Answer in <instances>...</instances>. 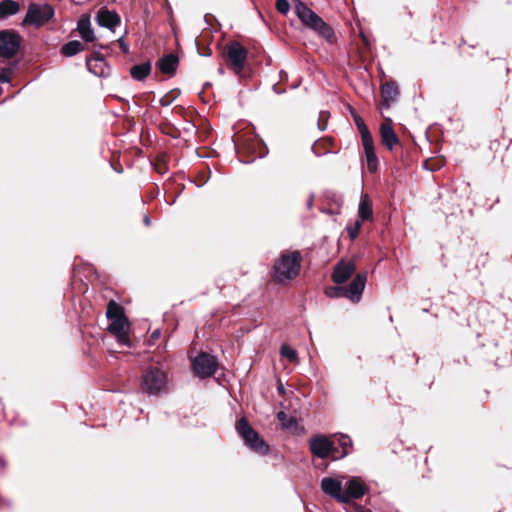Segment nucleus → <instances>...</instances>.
I'll use <instances>...</instances> for the list:
<instances>
[{"instance_id":"f257e3e1","label":"nucleus","mask_w":512,"mask_h":512,"mask_svg":"<svg viewBox=\"0 0 512 512\" xmlns=\"http://www.w3.org/2000/svg\"><path fill=\"white\" fill-rule=\"evenodd\" d=\"M302 255L298 250H285L272 264L269 275L276 285L286 286L295 280L301 271Z\"/></svg>"},{"instance_id":"f03ea898","label":"nucleus","mask_w":512,"mask_h":512,"mask_svg":"<svg viewBox=\"0 0 512 512\" xmlns=\"http://www.w3.org/2000/svg\"><path fill=\"white\" fill-rule=\"evenodd\" d=\"M367 281L366 272L357 273L348 286H328L325 295L329 298H347L353 303L360 301Z\"/></svg>"},{"instance_id":"7ed1b4c3","label":"nucleus","mask_w":512,"mask_h":512,"mask_svg":"<svg viewBox=\"0 0 512 512\" xmlns=\"http://www.w3.org/2000/svg\"><path fill=\"white\" fill-rule=\"evenodd\" d=\"M223 58L227 67L240 74L245 66L248 50L238 41H229L223 48Z\"/></svg>"},{"instance_id":"20e7f679","label":"nucleus","mask_w":512,"mask_h":512,"mask_svg":"<svg viewBox=\"0 0 512 512\" xmlns=\"http://www.w3.org/2000/svg\"><path fill=\"white\" fill-rule=\"evenodd\" d=\"M236 430L250 449L262 455L268 453V444L260 437L258 432L253 429L246 418L242 417L237 421Z\"/></svg>"},{"instance_id":"39448f33","label":"nucleus","mask_w":512,"mask_h":512,"mask_svg":"<svg viewBox=\"0 0 512 512\" xmlns=\"http://www.w3.org/2000/svg\"><path fill=\"white\" fill-rule=\"evenodd\" d=\"M54 16V9L49 4L31 3L21 23L23 27L33 26L36 28L44 26Z\"/></svg>"},{"instance_id":"423d86ee","label":"nucleus","mask_w":512,"mask_h":512,"mask_svg":"<svg viewBox=\"0 0 512 512\" xmlns=\"http://www.w3.org/2000/svg\"><path fill=\"white\" fill-rule=\"evenodd\" d=\"M141 379L142 391L152 395L159 394L167 383L166 373L162 369L154 366L145 369Z\"/></svg>"},{"instance_id":"0eeeda50","label":"nucleus","mask_w":512,"mask_h":512,"mask_svg":"<svg viewBox=\"0 0 512 512\" xmlns=\"http://www.w3.org/2000/svg\"><path fill=\"white\" fill-rule=\"evenodd\" d=\"M22 37L13 29L0 31V58L11 59L20 49Z\"/></svg>"},{"instance_id":"6e6552de","label":"nucleus","mask_w":512,"mask_h":512,"mask_svg":"<svg viewBox=\"0 0 512 512\" xmlns=\"http://www.w3.org/2000/svg\"><path fill=\"white\" fill-rule=\"evenodd\" d=\"M309 449L313 456L320 459L332 457V460H334V455L338 453V447L335 442L322 434H317L310 438Z\"/></svg>"},{"instance_id":"1a4fd4ad","label":"nucleus","mask_w":512,"mask_h":512,"mask_svg":"<svg viewBox=\"0 0 512 512\" xmlns=\"http://www.w3.org/2000/svg\"><path fill=\"white\" fill-rule=\"evenodd\" d=\"M217 367V358L206 352H201L192 360L193 372L200 378L212 376L216 372Z\"/></svg>"},{"instance_id":"9d476101","label":"nucleus","mask_w":512,"mask_h":512,"mask_svg":"<svg viewBox=\"0 0 512 512\" xmlns=\"http://www.w3.org/2000/svg\"><path fill=\"white\" fill-rule=\"evenodd\" d=\"M379 135L382 145L390 152H393L395 147L401 146L400 139L393 129L390 118H385L380 124Z\"/></svg>"},{"instance_id":"9b49d317","label":"nucleus","mask_w":512,"mask_h":512,"mask_svg":"<svg viewBox=\"0 0 512 512\" xmlns=\"http://www.w3.org/2000/svg\"><path fill=\"white\" fill-rule=\"evenodd\" d=\"M355 271L356 265L353 260H341L335 265L333 273L331 275V279L335 284L342 285L350 279V277L355 273Z\"/></svg>"},{"instance_id":"f8f14e48","label":"nucleus","mask_w":512,"mask_h":512,"mask_svg":"<svg viewBox=\"0 0 512 512\" xmlns=\"http://www.w3.org/2000/svg\"><path fill=\"white\" fill-rule=\"evenodd\" d=\"M128 329H129V321L126 316L119 318V319L111 320V323L109 324V326L107 328V330L111 334L115 335V337L117 338V341L120 344H123L126 346H131L130 339H129L128 332H127Z\"/></svg>"},{"instance_id":"ddd939ff","label":"nucleus","mask_w":512,"mask_h":512,"mask_svg":"<svg viewBox=\"0 0 512 512\" xmlns=\"http://www.w3.org/2000/svg\"><path fill=\"white\" fill-rule=\"evenodd\" d=\"M400 95L399 87L393 80L386 81L381 85V109H390Z\"/></svg>"},{"instance_id":"4468645a","label":"nucleus","mask_w":512,"mask_h":512,"mask_svg":"<svg viewBox=\"0 0 512 512\" xmlns=\"http://www.w3.org/2000/svg\"><path fill=\"white\" fill-rule=\"evenodd\" d=\"M322 491L341 503H347V497L342 491L341 482L331 477H325L321 481Z\"/></svg>"},{"instance_id":"2eb2a0df","label":"nucleus","mask_w":512,"mask_h":512,"mask_svg":"<svg viewBox=\"0 0 512 512\" xmlns=\"http://www.w3.org/2000/svg\"><path fill=\"white\" fill-rule=\"evenodd\" d=\"M96 22L99 26L114 30L121 23V18L116 11H111L107 7H101L96 14Z\"/></svg>"},{"instance_id":"dca6fc26","label":"nucleus","mask_w":512,"mask_h":512,"mask_svg":"<svg viewBox=\"0 0 512 512\" xmlns=\"http://www.w3.org/2000/svg\"><path fill=\"white\" fill-rule=\"evenodd\" d=\"M295 13L301 22L309 29H312L315 25L319 24V19L321 18L301 1H297L295 5Z\"/></svg>"},{"instance_id":"f3484780","label":"nucleus","mask_w":512,"mask_h":512,"mask_svg":"<svg viewBox=\"0 0 512 512\" xmlns=\"http://www.w3.org/2000/svg\"><path fill=\"white\" fill-rule=\"evenodd\" d=\"M179 65V58L174 53L165 54L156 62V67L161 73L172 77L175 75Z\"/></svg>"},{"instance_id":"a211bd4d","label":"nucleus","mask_w":512,"mask_h":512,"mask_svg":"<svg viewBox=\"0 0 512 512\" xmlns=\"http://www.w3.org/2000/svg\"><path fill=\"white\" fill-rule=\"evenodd\" d=\"M235 147L238 151H246L252 157H262L264 153L262 152V146L257 139H242L240 137L235 141Z\"/></svg>"},{"instance_id":"6ab92c4d","label":"nucleus","mask_w":512,"mask_h":512,"mask_svg":"<svg viewBox=\"0 0 512 512\" xmlns=\"http://www.w3.org/2000/svg\"><path fill=\"white\" fill-rule=\"evenodd\" d=\"M366 485L357 477H353L347 482L346 491L344 496L347 497V503L351 499H359L367 492Z\"/></svg>"},{"instance_id":"aec40b11","label":"nucleus","mask_w":512,"mask_h":512,"mask_svg":"<svg viewBox=\"0 0 512 512\" xmlns=\"http://www.w3.org/2000/svg\"><path fill=\"white\" fill-rule=\"evenodd\" d=\"M77 30L85 42H94L96 40L93 29L91 28L90 16L83 14L77 23Z\"/></svg>"},{"instance_id":"412c9836","label":"nucleus","mask_w":512,"mask_h":512,"mask_svg":"<svg viewBox=\"0 0 512 512\" xmlns=\"http://www.w3.org/2000/svg\"><path fill=\"white\" fill-rule=\"evenodd\" d=\"M311 30H313L319 37L326 40L329 44H334L337 41L334 29L322 18L319 19V24L315 25Z\"/></svg>"},{"instance_id":"4be33fe9","label":"nucleus","mask_w":512,"mask_h":512,"mask_svg":"<svg viewBox=\"0 0 512 512\" xmlns=\"http://www.w3.org/2000/svg\"><path fill=\"white\" fill-rule=\"evenodd\" d=\"M358 217V220H361V222L373 220L372 201L367 194L361 196Z\"/></svg>"},{"instance_id":"5701e85b","label":"nucleus","mask_w":512,"mask_h":512,"mask_svg":"<svg viewBox=\"0 0 512 512\" xmlns=\"http://www.w3.org/2000/svg\"><path fill=\"white\" fill-rule=\"evenodd\" d=\"M20 10L21 5L19 2L14 0H2L0 1V20L16 15Z\"/></svg>"},{"instance_id":"b1692460","label":"nucleus","mask_w":512,"mask_h":512,"mask_svg":"<svg viewBox=\"0 0 512 512\" xmlns=\"http://www.w3.org/2000/svg\"><path fill=\"white\" fill-rule=\"evenodd\" d=\"M152 66L150 61L134 65L130 68V75L136 81L145 80L151 73Z\"/></svg>"},{"instance_id":"393cba45","label":"nucleus","mask_w":512,"mask_h":512,"mask_svg":"<svg viewBox=\"0 0 512 512\" xmlns=\"http://www.w3.org/2000/svg\"><path fill=\"white\" fill-rule=\"evenodd\" d=\"M338 444V453L334 455V460L343 458L350 453V448H352L353 442L348 435L340 434L337 439Z\"/></svg>"},{"instance_id":"a878e982","label":"nucleus","mask_w":512,"mask_h":512,"mask_svg":"<svg viewBox=\"0 0 512 512\" xmlns=\"http://www.w3.org/2000/svg\"><path fill=\"white\" fill-rule=\"evenodd\" d=\"M84 50H85L84 44H82L78 40H72V41L65 43L61 47L60 53L65 57H72Z\"/></svg>"},{"instance_id":"bb28decb","label":"nucleus","mask_w":512,"mask_h":512,"mask_svg":"<svg viewBox=\"0 0 512 512\" xmlns=\"http://www.w3.org/2000/svg\"><path fill=\"white\" fill-rule=\"evenodd\" d=\"M86 67L89 72L98 77H104L108 69L106 62L93 61L92 58H86Z\"/></svg>"},{"instance_id":"cd10ccee","label":"nucleus","mask_w":512,"mask_h":512,"mask_svg":"<svg viewBox=\"0 0 512 512\" xmlns=\"http://www.w3.org/2000/svg\"><path fill=\"white\" fill-rule=\"evenodd\" d=\"M106 316L109 320L122 318L125 316L124 308L116 301L111 300L107 304Z\"/></svg>"},{"instance_id":"c85d7f7f","label":"nucleus","mask_w":512,"mask_h":512,"mask_svg":"<svg viewBox=\"0 0 512 512\" xmlns=\"http://www.w3.org/2000/svg\"><path fill=\"white\" fill-rule=\"evenodd\" d=\"M332 146L333 140L331 138H324L314 143L312 150L317 156H321L328 153Z\"/></svg>"},{"instance_id":"c756f323","label":"nucleus","mask_w":512,"mask_h":512,"mask_svg":"<svg viewBox=\"0 0 512 512\" xmlns=\"http://www.w3.org/2000/svg\"><path fill=\"white\" fill-rule=\"evenodd\" d=\"M367 169L370 173H375L378 170V158L375 149L364 151Z\"/></svg>"},{"instance_id":"7c9ffc66","label":"nucleus","mask_w":512,"mask_h":512,"mask_svg":"<svg viewBox=\"0 0 512 512\" xmlns=\"http://www.w3.org/2000/svg\"><path fill=\"white\" fill-rule=\"evenodd\" d=\"M280 354L282 357L287 358L289 362L293 364H297L299 362L297 351L287 344H283L281 346Z\"/></svg>"},{"instance_id":"2f4dec72","label":"nucleus","mask_w":512,"mask_h":512,"mask_svg":"<svg viewBox=\"0 0 512 512\" xmlns=\"http://www.w3.org/2000/svg\"><path fill=\"white\" fill-rule=\"evenodd\" d=\"M167 159L168 155L166 153L157 155L154 162V169L157 173L164 174L168 171Z\"/></svg>"},{"instance_id":"473e14b6","label":"nucleus","mask_w":512,"mask_h":512,"mask_svg":"<svg viewBox=\"0 0 512 512\" xmlns=\"http://www.w3.org/2000/svg\"><path fill=\"white\" fill-rule=\"evenodd\" d=\"M277 419L281 423L282 427L286 429H291L293 426L297 424L296 418L288 416L284 411L278 412Z\"/></svg>"},{"instance_id":"72a5a7b5","label":"nucleus","mask_w":512,"mask_h":512,"mask_svg":"<svg viewBox=\"0 0 512 512\" xmlns=\"http://www.w3.org/2000/svg\"><path fill=\"white\" fill-rule=\"evenodd\" d=\"M364 151L375 149L373 136L370 130L359 133Z\"/></svg>"},{"instance_id":"f704fd0d","label":"nucleus","mask_w":512,"mask_h":512,"mask_svg":"<svg viewBox=\"0 0 512 512\" xmlns=\"http://www.w3.org/2000/svg\"><path fill=\"white\" fill-rule=\"evenodd\" d=\"M361 227H362L361 220H356L353 224L348 225L346 227V230H347L350 240L354 241L358 237Z\"/></svg>"},{"instance_id":"c9c22d12","label":"nucleus","mask_w":512,"mask_h":512,"mask_svg":"<svg viewBox=\"0 0 512 512\" xmlns=\"http://www.w3.org/2000/svg\"><path fill=\"white\" fill-rule=\"evenodd\" d=\"M444 165V160L441 158H431L424 162V168L430 171H437Z\"/></svg>"},{"instance_id":"e433bc0d","label":"nucleus","mask_w":512,"mask_h":512,"mask_svg":"<svg viewBox=\"0 0 512 512\" xmlns=\"http://www.w3.org/2000/svg\"><path fill=\"white\" fill-rule=\"evenodd\" d=\"M161 129H162L163 133H165L175 139L179 138L181 135L180 130L169 122L163 123L161 125Z\"/></svg>"},{"instance_id":"4c0bfd02","label":"nucleus","mask_w":512,"mask_h":512,"mask_svg":"<svg viewBox=\"0 0 512 512\" xmlns=\"http://www.w3.org/2000/svg\"><path fill=\"white\" fill-rule=\"evenodd\" d=\"M179 93V90L169 91L159 100L160 105L163 107L169 106L177 98Z\"/></svg>"},{"instance_id":"58836bf2","label":"nucleus","mask_w":512,"mask_h":512,"mask_svg":"<svg viewBox=\"0 0 512 512\" xmlns=\"http://www.w3.org/2000/svg\"><path fill=\"white\" fill-rule=\"evenodd\" d=\"M351 115L353 117V120L355 122V125H356L359 133L369 130V128L365 124L364 120L358 113H356L354 110H352Z\"/></svg>"},{"instance_id":"ea45409f","label":"nucleus","mask_w":512,"mask_h":512,"mask_svg":"<svg viewBox=\"0 0 512 512\" xmlns=\"http://www.w3.org/2000/svg\"><path fill=\"white\" fill-rule=\"evenodd\" d=\"M329 117H330V114L327 111H321L319 113V117H318L319 130L324 131L327 129Z\"/></svg>"},{"instance_id":"a19ab883","label":"nucleus","mask_w":512,"mask_h":512,"mask_svg":"<svg viewBox=\"0 0 512 512\" xmlns=\"http://www.w3.org/2000/svg\"><path fill=\"white\" fill-rule=\"evenodd\" d=\"M275 7L279 13L286 15L289 12L290 4L287 0H276Z\"/></svg>"},{"instance_id":"79ce46f5","label":"nucleus","mask_w":512,"mask_h":512,"mask_svg":"<svg viewBox=\"0 0 512 512\" xmlns=\"http://www.w3.org/2000/svg\"><path fill=\"white\" fill-rule=\"evenodd\" d=\"M12 74L11 68H2L0 71V82L7 83L10 81Z\"/></svg>"},{"instance_id":"37998d69","label":"nucleus","mask_w":512,"mask_h":512,"mask_svg":"<svg viewBox=\"0 0 512 512\" xmlns=\"http://www.w3.org/2000/svg\"><path fill=\"white\" fill-rule=\"evenodd\" d=\"M350 512H372V511L370 509H367V508L361 506V505L353 503Z\"/></svg>"},{"instance_id":"c03bdc74","label":"nucleus","mask_w":512,"mask_h":512,"mask_svg":"<svg viewBox=\"0 0 512 512\" xmlns=\"http://www.w3.org/2000/svg\"><path fill=\"white\" fill-rule=\"evenodd\" d=\"M120 49L123 51V53L127 54L129 52V46L128 44L123 40V38H119L117 40Z\"/></svg>"},{"instance_id":"a18cd8bd","label":"nucleus","mask_w":512,"mask_h":512,"mask_svg":"<svg viewBox=\"0 0 512 512\" xmlns=\"http://www.w3.org/2000/svg\"><path fill=\"white\" fill-rule=\"evenodd\" d=\"M160 336H161V333L159 330L153 331L149 338L150 344H154L160 338Z\"/></svg>"},{"instance_id":"49530a36","label":"nucleus","mask_w":512,"mask_h":512,"mask_svg":"<svg viewBox=\"0 0 512 512\" xmlns=\"http://www.w3.org/2000/svg\"><path fill=\"white\" fill-rule=\"evenodd\" d=\"M89 58H92L93 61L106 62L104 56L100 52H96V51Z\"/></svg>"},{"instance_id":"de8ad7c7","label":"nucleus","mask_w":512,"mask_h":512,"mask_svg":"<svg viewBox=\"0 0 512 512\" xmlns=\"http://www.w3.org/2000/svg\"><path fill=\"white\" fill-rule=\"evenodd\" d=\"M173 111L177 114L182 115L185 112V108L183 106H175Z\"/></svg>"},{"instance_id":"09e8293b","label":"nucleus","mask_w":512,"mask_h":512,"mask_svg":"<svg viewBox=\"0 0 512 512\" xmlns=\"http://www.w3.org/2000/svg\"><path fill=\"white\" fill-rule=\"evenodd\" d=\"M143 221H144V224H145L146 226H149V225H150V223H151L150 218H149V216H147V215H145V216H144Z\"/></svg>"},{"instance_id":"8fccbe9b","label":"nucleus","mask_w":512,"mask_h":512,"mask_svg":"<svg viewBox=\"0 0 512 512\" xmlns=\"http://www.w3.org/2000/svg\"><path fill=\"white\" fill-rule=\"evenodd\" d=\"M362 39L365 42V44L368 45V40H367L366 36L362 35Z\"/></svg>"},{"instance_id":"3c124183","label":"nucleus","mask_w":512,"mask_h":512,"mask_svg":"<svg viewBox=\"0 0 512 512\" xmlns=\"http://www.w3.org/2000/svg\"><path fill=\"white\" fill-rule=\"evenodd\" d=\"M278 391H279V393L281 394V393H283V392H284V388H283L282 386H279V387H278Z\"/></svg>"},{"instance_id":"603ef678","label":"nucleus","mask_w":512,"mask_h":512,"mask_svg":"<svg viewBox=\"0 0 512 512\" xmlns=\"http://www.w3.org/2000/svg\"><path fill=\"white\" fill-rule=\"evenodd\" d=\"M5 462L3 459H0V465L4 466Z\"/></svg>"},{"instance_id":"864d4df0","label":"nucleus","mask_w":512,"mask_h":512,"mask_svg":"<svg viewBox=\"0 0 512 512\" xmlns=\"http://www.w3.org/2000/svg\"><path fill=\"white\" fill-rule=\"evenodd\" d=\"M96 46H98V47H100V48H104V46H103V45H101V44H97Z\"/></svg>"}]
</instances>
